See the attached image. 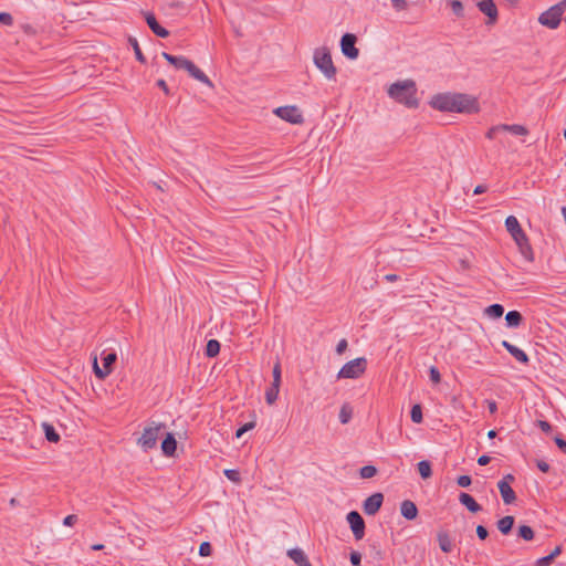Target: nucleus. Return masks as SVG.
I'll return each instance as SVG.
<instances>
[{"mask_svg": "<svg viewBox=\"0 0 566 566\" xmlns=\"http://www.w3.org/2000/svg\"><path fill=\"white\" fill-rule=\"evenodd\" d=\"M349 560L353 566H360V563H361L360 553L356 552V551L352 552L350 556H349Z\"/></svg>", "mask_w": 566, "mask_h": 566, "instance_id": "obj_48", "label": "nucleus"}, {"mask_svg": "<svg viewBox=\"0 0 566 566\" xmlns=\"http://www.w3.org/2000/svg\"><path fill=\"white\" fill-rule=\"evenodd\" d=\"M536 467L544 473H547L551 469V465L544 460H536Z\"/></svg>", "mask_w": 566, "mask_h": 566, "instance_id": "obj_54", "label": "nucleus"}, {"mask_svg": "<svg viewBox=\"0 0 566 566\" xmlns=\"http://www.w3.org/2000/svg\"><path fill=\"white\" fill-rule=\"evenodd\" d=\"M504 313V307L501 304H492L485 308V314L492 318H500Z\"/></svg>", "mask_w": 566, "mask_h": 566, "instance_id": "obj_32", "label": "nucleus"}, {"mask_svg": "<svg viewBox=\"0 0 566 566\" xmlns=\"http://www.w3.org/2000/svg\"><path fill=\"white\" fill-rule=\"evenodd\" d=\"M143 15L146 20V23L147 25L149 27V29L159 38H167L169 36V31L167 29H165L164 27H161L155 14L153 12H144L143 11Z\"/></svg>", "mask_w": 566, "mask_h": 566, "instance_id": "obj_14", "label": "nucleus"}, {"mask_svg": "<svg viewBox=\"0 0 566 566\" xmlns=\"http://www.w3.org/2000/svg\"><path fill=\"white\" fill-rule=\"evenodd\" d=\"M286 555L297 565V566H313L305 553L301 548H291L286 552Z\"/></svg>", "mask_w": 566, "mask_h": 566, "instance_id": "obj_20", "label": "nucleus"}, {"mask_svg": "<svg viewBox=\"0 0 566 566\" xmlns=\"http://www.w3.org/2000/svg\"><path fill=\"white\" fill-rule=\"evenodd\" d=\"M223 474L232 482L234 483H240L241 482V476H240V472L238 470H234V469H226L223 471Z\"/></svg>", "mask_w": 566, "mask_h": 566, "instance_id": "obj_38", "label": "nucleus"}, {"mask_svg": "<svg viewBox=\"0 0 566 566\" xmlns=\"http://www.w3.org/2000/svg\"><path fill=\"white\" fill-rule=\"evenodd\" d=\"M356 42L357 36L353 33H345L340 39L342 53L349 60H356L359 55Z\"/></svg>", "mask_w": 566, "mask_h": 566, "instance_id": "obj_8", "label": "nucleus"}, {"mask_svg": "<svg viewBox=\"0 0 566 566\" xmlns=\"http://www.w3.org/2000/svg\"><path fill=\"white\" fill-rule=\"evenodd\" d=\"M220 343L217 339H209L206 348H205V355L209 358H213L219 355L220 353Z\"/></svg>", "mask_w": 566, "mask_h": 566, "instance_id": "obj_27", "label": "nucleus"}, {"mask_svg": "<svg viewBox=\"0 0 566 566\" xmlns=\"http://www.w3.org/2000/svg\"><path fill=\"white\" fill-rule=\"evenodd\" d=\"M554 442L556 443V446L558 447V449L564 453L566 454V440L560 436V434H556L554 437Z\"/></svg>", "mask_w": 566, "mask_h": 566, "instance_id": "obj_46", "label": "nucleus"}, {"mask_svg": "<svg viewBox=\"0 0 566 566\" xmlns=\"http://www.w3.org/2000/svg\"><path fill=\"white\" fill-rule=\"evenodd\" d=\"M156 85L163 90V92L166 94V95H170V90L166 83L165 80L163 78H159L157 82H156Z\"/></svg>", "mask_w": 566, "mask_h": 566, "instance_id": "obj_55", "label": "nucleus"}, {"mask_svg": "<svg viewBox=\"0 0 566 566\" xmlns=\"http://www.w3.org/2000/svg\"><path fill=\"white\" fill-rule=\"evenodd\" d=\"M0 24L11 27L13 24V18L9 12H0Z\"/></svg>", "mask_w": 566, "mask_h": 566, "instance_id": "obj_42", "label": "nucleus"}, {"mask_svg": "<svg viewBox=\"0 0 566 566\" xmlns=\"http://www.w3.org/2000/svg\"><path fill=\"white\" fill-rule=\"evenodd\" d=\"M418 507L417 505L410 501L405 500L400 503V514L408 521H413L418 516Z\"/></svg>", "mask_w": 566, "mask_h": 566, "instance_id": "obj_18", "label": "nucleus"}, {"mask_svg": "<svg viewBox=\"0 0 566 566\" xmlns=\"http://www.w3.org/2000/svg\"><path fill=\"white\" fill-rule=\"evenodd\" d=\"M279 394L269 387L265 391V400L269 405H273L277 399Z\"/></svg>", "mask_w": 566, "mask_h": 566, "instance_id": "obj_44", "label": "nucleus"}, {"mask_svg": "<svg viewBox=\"0 0 566 566\" xmlns=\"http://www.w3.org/2000/svg\"><path fill=\"white\" fill-rule=\"evenodd\" d=\"M514 516L506 515L496 522V527L503 535H509L514 526Z\"/></svg>", "mask_w": 566, "mask_h": 566, "instance_id": "obj_23", "label": "nucleus"}, {"mask_svg": "<svg viewBox=\"0 0 566 566\" xmlns=\"http://www.w3.org/2000/svg\"><path fill=\"white\" fill-rule=\"evenodd\" d=\"M488 190V187L485 185H478L474 190H473V193L474 195H480V193H483Z\"/></svg>", "mask_w": 566, "mask_h": 566, "instance_id": "obj_60", "label": "nucleus"}, {"mask_svg": "<svg viewBox=\"0 0 566 566\" xmlns=\"http://www.w3.org/2000/svg\"><path fill=\"white\" fill-rule=\"evenodd\" d=\"M166 428L163 422L151 421L149 426L144 428L142 436L137 439V444L145 451L154 449L161 430Z\"/></svg>", "mask_w": 566, "mask_h": 566, "instance_id": "obj_4", "label": "nucleus"}, {"mask_svg": "<svg viewBox=\"0 0 566 566\" xmlns=\"http://www.w3.org/2000/svg\"><path fill=\"white\" fill-rule=\"evenodd\" d=\"M348 347V343L345 338L340 339L338 344L336 345V353L337 355H343Z\"/></svg>", "mask_w": 566, "mask_h": 566, "instance_id": "obj_50", "label": "nucleus"}, {"mask_svg": "<svg viewBox=\"0 0 566 566\" xmlns=\"http://www.w3.org/2000/svg\"><path fill=\"white\" fill-rule=\"evenodd\" d=\"M505 228H506L507 232L514 239L515 243L517 241L524 240V238L527 237L526 233L524 232V230L522 229L518 220L514 216H509L505 219Z\"/></svg>", "mask_w": 566, "mask_h": 566, "instance_id": "obj_13", "label": "nucleus"}, {"mask_svg": "<svg viewBox=\"0 0 566 566\" xmlns=\"http://www.w3.org/2000/svg\"><path fill=\"white\" fill-rule=\"evenodd\" d=\"M353 417V409L348 403H344L339 411V421L343 424H346L350 421Z\"/></svg>", "mask_w": 566, "mask_h": 566, "instance_id": "obj_33", "label": "nucleus"}, {"mask_svg": "<svg viewBox=\"0 0 566 566\" xmlns=\"http://www.w3.org/2000/svg\"><path fill=\"white\" fill-rule=\"evenodd\" d=\"M501 481H506V483L510 485V483L515 481V476L511 473H507Z\"/></svg>", "mask_w": 566, "mask_h": 566, "instance_id": "obj_62", "label": "nucleus"}, {"mask_svg": "<svg viewBox=\"0 0 566 566\" xmlns=\"http://www.w3.org/2000/svg\"><path fill=\"white\" fill-rule=\"evenodd\" d=\"M346 520L353 532L355 539L359 541L365 536L366 524L361 515L357 511H350Z\"/></svg>", "mask_w": 566, "mask_h": 566, "instance_id": "obj_9", "label": "nucleus"}, {"mask_svg": "<svg viewBox=\"0 0 566 566\" xmlns=\"http://www.w3.org/2000/svg\"><path fill=\"white\" fill-rule=\"evenodd\" d=\"M280 386H281V382H275V381H272V385H271V389L275 390V392H280Z\"/></svg>", "mask_w": 566, "mask_h": 566, "instance_id": "obj_63", "label": "nucleus"}, {"mask_svg": "<svg viewBox=\"0 0 566 566\" xmlns=\"http://www.w3.org/2000/svg\"><path fill=\"white\" fill-rule=\"evenodd\" d=\"M254 427H255V421H250V422L244 423L242 427H240L237 430L235 437L237 438L242 437L243 433H245L249 430H252Z\"/></svg>", "mask_w": 566, "mask_h": 566, "instance_id": "obj_41", "label": "nucleus"}, {"mask_svg": "<svg viewBox=\"0 0 566 566\" xmlns=\"http://www.w3.org/2000/svg\"><path fill=\"white\" fill-rule=\"evenodd\" d=\"M186 65V71L189 73L190 76L201 82L202 84L208 85L209 87H213L211 80L199 67H197L192 61H190L189 64Z\"/></svg>", "mask_w": 566, "mask_h": 566, "instance_id": "obj_17", "label": "nucleus"}, {"mask_svg": "<svg viewBox=\"0 0 566 566\" xmlns=\"http://www.w3.org/2000/svg\"><path fill=\"white\" fill-rule=\"evenodd\" d=\"M439 547L443 553H450L453 549L452 542L447 532H439L437 535Z\"/></svg>", "mask_w": 566, "mask_h": 566, "instance_id": "obj_25", "label": "nucleus"}, {"mask_svg": "<svg viewBox=\"0 0 566 566\" xmlns=\"http://www.w3.org/2000/svg\"><path fill=\"white\" fill-rule=\"evenodd\" d=\"M177 450V440L174 433L168 432L161 441V451L166 457H174Z\"/></svg>", "mask_w": 566, "mask_h": 566, "instance_id": "obj_19", "label": "nucleus"}, {"mask_svg": "<svg viewBox=\"0 0 566 566\" xmlns=\"http://www.w3.org/2000/svg\"><path fill=\"white\" fill-rule=\"evenodd\" d=\"M417 468L421 479L428 480L432 476V468L430 461L422 460L418 462Z\"/></svg>", "mask_w": 566, "mask_h": 566, "instance_id": "obj_28", "label": "nucleus"}, {"mask_svg": "<svg viewBox=\"0 0 566 566\" xmlns=\"http://www.w3.org/2000/svg\"><path fill=\"white\" fill-rule=\"evenodd\" d=\"M459 502L471 513H478L482 510V506L469 493L461 492L459 495Z\"/></svg>", "mask_w": 566, "mask_h": 566, "instance_id": "obj_21", "label": "nucleus"}, {"mask_svg": "<svg viewBox=\"0 0 566 566\" xmlns=\"http://www.w3.org/2000/svg\"><path fill=\"white\" fill-rule=\"evenodd\" d=\"M390 1H391L392 7L398 11L407 9L406 0H390Z\"/></svg>", "mask_w": 566, "mask_h": 566, "instance_id": "obj_53", "label": "nucleus"}, {"mask_svg": "<svg viewBox=\"0 0 566 566\" xmlns=\"http://www.w3.org/2000/svg\"><path fill=\"white\" fill-rule=\"evenodd\" d=\"M42 428L44 430V434L48 441L50 442H59L60 441V434L56 432L54 427L48 422H43Z\"/></svg>", "mask_w": 566, "mask_h": 566, "instance_id": "obj_30", "label": "nucleus"}, {"mask_svg": "<svg viewBox=\"0 0 566 566\" xmlns=\"http://www.w3.org/2000/svg\"><path fill=\"white\" fill-rule=\"evenodd\" d=\"M522 321L523 316L518 311H510L505 315V322L509 327H517Z\"/></svg>", "mask_w": 566, "mask_h": 566, "instance_id": "obj_26", "label": "nucleus"}, {"mask_svg": "<svg viewBox=\"0 0 566 566\" xmlns=\"http://www.w3.org/2000/svg\"><path fill=\"white\" fill-rule=\"evenodd\" d=\"M556 4L560 8V11L564 13L566 10V0H562Z\"/></svg>", "mask_w": 566, "mask_h": 566, "instance_id": "obj_64", "label": "nucleus"}, {"mask_svg": "<svg viewBox=\"0 0 566 566\" xmlns=\"http://www.w3.org/2000/svg\"><path fill=\"white\" fill-rule=\"evenodd\" d=\"M485 402L488 405V409H489L490 413L494 415L497 411L496 401H494V400H485Z\"/></svg>", "mask_w": 566, "mask_h": 566, "instance_id": "obj_58", "label": "nucleus"}, {"mask_svg": "<svg viewBox=\"0 0 566 566\" xmlns=\"http://www.w3.org/2000/svg\"><path fill=\"white\" fill-rule=\"evenodd\" d=\"M367 367L365 357H358L347 361L338 371L337 378L356 379L361 376Z\"/></svg>", "mask_w": 566, "mask_h": 566, "instance_id": "obj_5", "label": "nucleus"}, {"mask_svg": "<svg viewBox=\"0 0 566 566\" xmlns=\"http://www.w3.org/2000/svg\"><path fill=\"white\" fill-rule=\"evenodd\" d=\"M479 10L488 17L486 24L494 25L499 19V11L493 0H475Z\"/></svg>", "mask_w": 566, "mask_h": 566, "instance_id": "obj_11", "label": "nucleus"}, {"mask_svg": "<svg viewBox=\"0 0 566 566\" xmlns=\"http://www.w3.org/2000/svg\"><path fill=\"white\" fill-rule=\"evenodd\" d=\"M536 424L545 433H549L552 431V424L546 420H537Z\"/></svg>", "mask_w": 566, "mask_h": 566, "instance_id": "obj_49", "label": "nucleus"}, {"mask_svg": "<svg viewBox=\"0 0 566 566\" xmlns=\"http://www.w3.org/2000/svg\"><path fill=\"white\" fill-rule=\"evenodd\" d=\"M475 532H476V536H478L481 541L486 539V538H488V536H489V531H488V528H486L485 526H483V525H478V526H476Z\"/></svg>", "mask_w": 566, "mask_h": 566, "instance_id": "obj_47", "label": "nucleus"}, {"mask_svg": "<svg viewBox=\"0 0 566 566\" xmlns=\"http://www.w3.org/2000/svg\"><path fill=\"white\" fill-rule=\"evenodd\" d=\"M491 461V458L488 454H482L478 458V464L481 467L488 465Z\"/></svg>", "mask_w": 566, "mask_h": 566, "instance_id": "obj_57", "label": "nucleus"}, {"mask_svg": "<svg viewBox=\"0 0 566 566\" xmlns=\"http://www.w3.org/2000/svg\"><path fill=\"white\" fill-rule=\"evenodd\" d=\"M450 7H451L452 12L457 17H463V14H464V7H463V3L460 0H452L450 2Z\"/></svg>", "mask_w": 566, "mask_h": 566, "instance_id": "obj_37", "label": "nucleus"}, {"mask_svg": "<svg viewBox=\"0 0 566 566\" xmlns=\"http://www.w3.org/2000/svg\"><path fill=\"white\" fill-rule=\"evenodd\" d=\"M128 43L132 45V48L134 49V53H135V56L136 59L140 62V63H146V57L145 55L143 54L140 48H139V44H138V41L136 38L134 36H129L128 38Z\"/></svg>", "mask_w": 566, "mask_h": 566, "instance_id": "obj_34", "label": "nucleus"}, {"mask_svg": "<svg viewBox=\"0 0 566 566\" xmlns=\"http://www.w3.org/2000/svg\"><path fill=\"white\" fill-rule=\"evenodd\" d=\"M384 502V494L376 492L368 496L363 503L364 513L367 515H375L379 512Z\"/></svg>", "mask_w": 566, "mask_h": 566, "instance_id": "obj_12", "label": "nucleus"}, {"mask_svg": "<svg viewBox=\"0 0 566 566\" xmlns=\"http://www.w3.org/2000/svg\"><path fill=\"white\" fill-rule=\"evenodd\" d=\"M503 132L502 130V124L500 125H495V126H492L485 134V137L489 138V139H494L496 138L497 134Z\"/></svg>", "mask_w": 566, "mask_h": 566, "instance_id": "obj_43", "label": "nucleus"}, {"mask_svg": "<svg viewBox=\"0 0 566 566\" xmlns=\"http://www.w3.org/2000/svg\"><path fill=\"white\" fill-rule=\"evenodd\" d=\"M76 521H77V516L74 515V514H71V515H67V516L64 517L63 524L65 526H72V525H74L76 523Z\"/></svg>", "mask_w": 566, "mask_h": 566, "instance_id": "obj_56", "label": "nucleus"}, {"mask_svg": "<svg viewBox=\"0 0 566 566\" xmlns=\"http://www.w3.org/2000/svg\"><path fill=\"white\" fill-rule=\"evenodd\" d=\"M516 244L518 247L521 254L524 256V259L527 260L528 262H533L534 253H533V249L531 247L528 238L526 237V238H524V240L517 241Z\"/></svg>", "mask_w": 566, "mask_h": 566, "instance_id": "obj_24", "label": "nucleus"}, {"mask_svg": "<svg viewBox=\"0 0 566 566\" xmlns=\"http://www.w3.org/2000/svg\"><path fill=\"white\" fill-rule=\"evenodd\" d=\"M517 536L526 542H530L534 539L535 533L531 526L520 525L517 528Z\"/></svg>", "mask_w": 566, "mask_h": 566, "instance_id": "obj_31", "label": "nucleus"}, {"mask_svg": "<svg viewBox=\"0 0 566 566\" xmlns=\"http://www.w3.org/2000/svg\"><path fill=\"white\" fill-rule=\"evenodd\" d=\"M417 87L412 80L396 82L388 88V95L396 102L403 104L409 108H417L419 101L416 96Z\"/></svg>", "mask_w": 566, "mask_h": 566, "instance_id": "obj_2", "label": "nucleus"}, {"mask_svg": "<svg viewBox=\"0 0 566 566\" xmlns=\"http://www.w3.org/2000/svg\"><path fill=\"white\" fill-rule=\"evenodd\" d=\"M384 279H385L387 282H391V283H392V282H396V281L399 279V276H398L397 274H386V275L384 276Z\"/></svg>", "mask_w": 566, "mask_h": 566, "instance_id": "obj_61", "label": "nucleus"}, {"mask_svg": "<svg viewBox=\"0 0 566 566\" xmlns=\"http://www.w3.org/2000/svg\"><path fill=\"white\" fill-rule=\"evenodd\" d=\"M161 56L177 70H186V64H189L190 62V60L182 55L176 56L167 52H163Z\"/></svg>", "mask_w": 566, "mask_h": 566, "instance_id": "obj_22", "label": "nucleus"}, {"mask_svg": "<svg viewBox=\"0 0 566 566\" xmlns=\"http://www.w3.org/2000/svg\"><path fill=\"white\" fill-rule=\"evenodd\" d=\"M212 554V546L209 542H202L199 546V555L201 557H208Z\"/></svg>", "mask_w": 566, "mask_h": 566, "instance_id": "obj_39", "label": "nucleus"}, {"mask_svg": "<svg viewBox=\"0 0 566 566\" xmlns=\"http://www.w3.org/2000/svg\"><path fill=\"white\" fill-rule=\"evenodd\" d=\"M472 483V479L470 475H460L457 479V484L461 488H469Z\"/></svg>", "mask_w": 566, "mask_h": 566, "instance_id": "obj_45", "label": "nucleus"}, {"mask_svg": "<svg viewBox=\"0 0 566 566\" xmlns=\"http://www.w3.org/2000/svg\"><path fill=\"white\" fill-rule=\"evenodd\" d=\"M274 113L282 119L291 123V124H301L303 123V115L296 106H281L277 107Z\"/></svg>", "mask_w": 566, "mask_h": 566, "instance_id": "obj_10", "label": "nucleus"}, {"mask_svg": "<svg viewBox=\"0 0 566 566\" xmlns=\"http://www.w3.org/2000/svg\"><path fill=\"white\" fill-rule=\"evenodd\" d=\"M429 377L433 384H439L441 381L440 371L436 366H431L429 368Z\"/></svg>", "mask_w": 566, "mask_h": 566, "instance_id": "obj_40", "label": "nucleus"}, {"mask_svg": "<svg viewBox=\"0 0 566 566\" xmlns=\"http://www.w3.org/2000/svg\"><path fill=\"white\" fill-rule=\"evenodd\" d=\"M116 360H117V355L115 352L106 353L104 350L102 353L103 367H99L97 364L96 357L94 358L93 369H94L95 376L101 380L105 379L108 375L112 374Z\"/></svg>", "mask_w": 566, "mask_h": 566, "instance_id": "obj_6", "label": "nucleus"}, {"mask_svg": "<svg viewBox=\"0 0 566 566\" xmlns=\"http://www.w3.org/2000/svg\"><path fill=\"white\" fill-rule=\"evenodd\" d=\"M410 418H411V421L415 422V423H421L422 420H423V417H422V408L419 403H416L412 406L411 410H410Z\"/></svg>", "mask_w": 566, "mask_h": 566, "instance_id": "obj_35", "label": "nucleus"}, {"mask_svg": "<svg viewBox=\"0 0 566 566\" xmlns=\"http://www.w3.org/2000/svg\"><path fill=\"white\" fill-rule=\"evenodd\" d=\"M314 64L329 81L336 80L337 70L333 63L328 48L322 46L314 51Z\"/></svg>", "mask_w": 566, "mask_h": 566, "instance_id": "obj_3", "label": "nucleus"}, {"mask_svg": "<svg viewBox=\"0 0 566 566\" xmlns=\"http://www.w3.org/2000/svg\"><path fill=\"white\" fill-rule=\"evenodd\" d=\"M273 381L281 382V364L276 363L272 370Z\"/></svg>", "mask_w": 566, "mask_h": 566, "instance_id": "obj_51", "label": "nucleus"}, {"mask_svg": "<svg viewBox=\"0 0 566 566\" xmlns=\"http://www.w3.org/2000/svg\"><path fill=\"white\" fill-rule=\"evenodd\" d=\"M553 560H554V558H552L548 554L547 556L538 558L536 560V566H548L553 563Z\"/></svg>", "mask_w": 566, "mask_h": 566, "instance_id": "obj_52", "label": "nucleus"}, {"mask_svg": "<svg viewBox=\"0 0 566 566\" xmlns=\"http://www.w3.org/2000/svg\"><path fill=\"white\" fill-rule=\"evenodd\" d=\"M562 551H563L562 546H560V545H558V546H556V547H555V548L549 553V556H551L552 558H554V559H555L557 556H559V555H560Z\"/></svg>", "mask_w": 566, "mask_h": 566, "instance_id": "obj_59", "label": "nucleus"}, {"mask_svg": "<svg viewBox=\"0 0 566 566\" xmlns=\"http://www.w3.org/2000/svg\"><path fill=\"white\" fill-rule=\"evenodd\" d=\"M430 106L440 112L478 114L480 103L475 96L464 93H438L432 96Z\"/></svg>", "mask_w": 566, "mask_h": 566, "instance_id": "obj_1", "label": "nucleus"}, {"mask_svg": "<svg viewBox=\"0 0 566 566\" xmlns=\"http://www.w3.org/2000/svg\"><path fill=\"white\" fill-rule=\"evenodd\" d=\"M378 470L374 465H364L359 470V474L363 479H370L377 474Z\"/></svg>", "mask_w": 566, "mask_h": 566, "instance_id": "obj_36", "label": "nucleus"}, {"mask_svg": "<svg viewBox=\"0 0 566 566\" xmlns=\"http://www.w3.org/2000/svg\"><path fill=\"white\" fill-rule=\"evenodd\" d=\"M502 346L521 364L527 365L530 361V358L527 354L516 347L515 345L509 343L507 340L502 342Z\"/></svg>", "mask_w": 566, "mask_h": 566, "instance_id": "obj_16", "label": "nucleus"}, {"mask_svg": "<svg viewBox=\"0 0 566 566\" xmlns=\"http://www.w3.org/2000/svg\"><path fill=\"white\" fill-rule=\"evenodd\" d=\"M563 12L557 4L552 6L546 11L542 12L538 17V22L548 28L557 29L562 21Z\"/></svg>", "mask_w": 566, "mask_h": 566, "instance_id": "obj_7", "label": "nucleus"}, {"mask_svg": "<svg viewBox=\"0 0 566 566\" xmlns=\"http://www.w3.org/2000/svg\"><path fill=\"white\" fill-rule=\"evenodd\" d=\"M497 489L502 496L504 504L510 505L516 501V494L514 490L506 483V481H499Z\"/></svg>", "mask_w": 566, "mask_h": 566, "instance_id": "obj_15", "label": "nucleus"}, {"mask_svg": "<svg viewBox=\"0 0 566 566\" xmlns=\"http://www.w3.org/2000/svg\"><path fill=\"white\" fill-rule=\"evenodd\" d=\"M502 130L510 132L513 135H518V136H525L528 134V129L525 126L518 125V124H512V125L502 124Z\"/></svg>", "mask_w": 566, "mask_h": 566, "instance_id": "obj_29", "label": "nucleus"}]
</instances>
